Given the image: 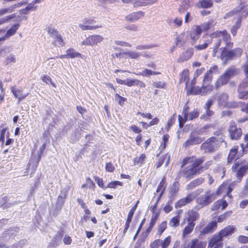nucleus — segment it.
<instances>
[{"label": "nucleus", "instance_id": "obj_1", "mask_svg": "<svg viewBox=\"0 0 248 248\" xmlns=\"http://www.w3.org/2000/svg\"><path fill=\"white\" fill-rule=\"evenodd\" d=\"M212 40H207L203 44L196 45L194 47L197 50H202L206 49L208 45L213 42L215 43V46L213 48V56H215L217 48L221 46L222 43L225 45L224 49L227 48H231L232 43L230 41V36L226 30L221 31H216L210 35Z\"/></svg>", "mask_w": 248, "mask_h": 248}, {"label": "nucleus", "instance_id": "obj_2", "mask_svg": "<svg viewBox=\"0 0 248 248\" xmlns=\"http://www.w3.org/2000/svg\"><path fill=\"white\" fill-rule=\"evenodd\" d=\"M216 198L215 192L210 190L206 191L203 194L196 198V201L198 205L195 208L199 209L210 204Z\"/></svg>", "mask_w": 248, "mask_h": 248}, {"label": "nucleus", "instance_id": "obj_3", "mask_svg": "<svg viewBox=\"0 0 248 248\" xmlns=\"http://www.w3.org/2000/svg\"><path fill=\"white\" fill-rule=\"evenodd\" d=\"M188 109L189 107L185 105L183 108L182 115H178L179 124L180 128L183 127L186 121L192 120L197 118L199 115V112L197 109L190 112H188Z\"/></svg>", "mask_w": 248, "mask_h": 248}, {"label": "nucleus", "instance_id": "obj_4", "mask_svg": "<svg viewBox=\"0 0 248 248\" xmlns=\"http://www.w3.org/2000/svg\"><path fill=\"white\" fill-rule=\"evenodd\" d=\"M48 33L53 38V43L55 46L60 47L64 45L65 43L62 35L56 29L49 28Z\"/></svg>", "mask_w": 248, "mask_h": 248}, {"label": "nucleus", "instance_id": "obj_5", "mask_svg": "<svg viewBox=\"0 0 248 248\" xmlns=\"http://www.w3.org/2000/svg\"><path fill=\"white\" fill-rule=\"evenodd\" d=\"M219 146V141L216 138L212 137L203 143L201 146L205 152H212Z\"/></svg>", "mask_w": 248, "mask_h": 248}, {"label": "nucleus", "instance_id": "obj_6", "mask_svg": "<svg viewBox=\"0 0 248 248\" xmlns=\"http://www.w3.org/2000/svg\"><path fill=\"white\" fill-rule=\"evenodd\" d=\"M104 40V37L99 34H93L89 36L81 42L83 46H94L101 43Z\"/></svg>", "mask_w": 248, "mask_h": 248}, {"label": "nucleus", "instance_id": "obj_7", "mask_svg": "<svg viewBox=\"0 0 248 248\" xmlns=\"http://www.w3.org/2000/svg\"><path fill=\"white\" fill-rule=\"evenodd\" d=\"M202 191V189H197L196 191L189 193L186 197L183 198L178 201L175 203V207L176 208L181 207L191 202L196 198L197 194L201 193Z\"/></svg>", "mask_w": 248, "mask_h": 248}, {"label": "nucleus", "instance_id": "obj_8", "mask_svg": "<svg viewBox=\"0 0 248 248\" xmlns=\"http://www.w3.org/2000/svg\"><path fill=\"white\" fill-rule=\"evenodd\" d=\"M171 237L168 236L164 240L156 239L150 244V248H168L170 244Z\"/></svg>", "mask_w": 248, "mask_h": 248}, {"label": "nucleus", "instance_id": "obj_9", "mask_svg": "<svg viewBox=\"0 0 248 248\" xmlns=\"http://www.w3.org/2000/svg\"><path fill=\"white\" fill-rule=\"evenodd\" d=\"M229 131L231 138L232 140H238L242 135V130L238 128L234 122H231L230 124Z\"/></svg>", "mask_w": 248, "mask_h": 248}, {"label": "nucleus", "instance_id": "obj_10", "mask_svg": "<svg viewBox=\"0 0 248 248\" xmlns=\"http://www.w3.org/2000/svg\"><path fill=\"white\" fill-rule=\"evenodd\" d=\"M204 160V159L203 157L198 158L194 156L187 157L183 160L182 166H184L187 164H190V166L193 168H197Z\"/></svg>", "mask_w": 248, "mask_h": 248}, {"label": "nucleus", "instance_id": "obj_11", "mask_svg": "<svg viewBox=\"0 0 248 248\" xmlns=\"http://www.w3.org/2000/svg\"><path fill=\"white\" fill-rule=\"evenodd\" d=\"M202 33L201 27L199 25H195L192 27L189 33V37L192 41V44H195L200 38Z\"/></svg>", "mask_w": 248, "mask_h": 248}, {"label": "nucleus", "instance_id": "obj_12", "mask_svg": "<svg viewBox=\"0 0 248 248\" xmlns=\"http://www.w3.org/2000/svg\"><path fill=\"white\" fill-rule=\"evenodd\" d=\"M200 173L201 171L199 170V168H193L189 165L184 169L183 172V176L188 180Z\"/></svg>", "mask_w": 248, "mask_h": 248}, {"label": "nucleus", "instance_id": "obj_13", "mask_svg": "<svg viewBox=\"0 0 248 248\" xmlns=\"http://www.w3.org/2000/svg\"><path fill=\"white\" fill-rule=\"evenodd\" d=\"M11 91L13 93L14 96L18 99V102L25 99L28 95V93L24 94L23 90L20 88H16L15 86L11 87Z\"/></svg>", "mask_w": 248, "mask_h": 248}, {"label": "nucleus", "instance_id": "obj_14", "mask_svg": "<svg viewBox=\"0 0 248 248\" xmlns=\"http://www.w3.org/2000/svg\"><path fill=\"white\" fill-rule=\"evenodd\" d=\"M68 191L69 188L68 187L64 188L61 191L60 194L57 200L56 205L57 206L61 208L63 205L67 198Z\"/></svg>", "mask_w": 248, "mask_h": 248}, {"label": "nucleus", "instance_id": "obj_15", "mask_svg": "<svg viewBox=\"0 0 248 248\" xmlns=\"http://www.w3.org/2000/svg\"><path fill=\"white\" fill-rule=\"evenodd\" d=\"M222 238L219 233L215 235L210 240L208 247L212 248L216 247L218 248H221L222 244L221 243Z\"/></svg>", "mask_w": 248, "mask_h": 248}, {"label": "nucleus", "instance_id": "obj_16", "mask_svg": "<svg viewBox=\"0 0 248 248\" xmlns=\"http://www.w3.org/2000/svg\"><path fill=\"white\" fill-rule=\"evenodd\" d=\"M202 140L199 137L190 135L189 138L183 144V147L187 148L190 146L201 143Z\"/></svg>", "mask_w": 248, "mask_h": 248}, {"label": "nucleus", "instance_id": "obj_17", "mask_svg": "<svg viewBox=\"0 0 248 248\" xmlns=\"http://www.w3.org/2000/svg\"><path fill=\"white\" fill-rule=\"evenodd\" d=\"M144 12L141 11L133 12L126 16L125 19L127 21L135 22L144 17Z\"/></svg>", "mask_w": 248, "mask_h": 248}, {"label": "nucleus", "instance_id": "obj_18", "mask_svg": "<svg viewBox=\"0 0 248 248\" xmlns=\"http://www.w3.org/2000/svg\"><path fill=\"white\" fill-rule=\"evenodd\" d=\"M232 190V188L231 186H229L227 184L223 183L222 184L217 190L216 193V196L218 195L221 194V193H225L229 197H231V192Z\"/></svg>", "mask_w": 248, "mask_h": 248}, {"label": "nucleus", "instance_id": "obj_19", "mask_svg": "<svg viewBox=\"0 0 248 248\" xmlns=\"http://www.w3.org/2000/svg\"><path fill=\"white\" fill-rule=\"evenodd\" d=\"M217 226V222L216 221H213L200 231V234L201 235H204L209 233H212L216 230Z\"/></svg>", "mask_w": 248, "mask_h": 248}, {"label": "nucleus", "instance_id": "obj_20", "mask_svg": "<svg viewBox=\"0 0 248 248\" xmlns=\"http://www.w3.org/2000/svg\"><path fill=\"white\" fill-rule=\"evenodd\" d=\"M194 49L193 48H189L186 51L183 52L177 60L178 62H182L189 60L193 55Z\"/></svg>", "mask_w": 248, "mask_h": 248}, {"label": "nucleus", "instance_id": "obj_21", "mask_svg": "<svg viewBox=\"0 0 248 248\" xmlns=\"http://www.w3.org/2000/svg\"><path fill=\"white\" fill-rule=\"evenodd\" d=\"M186 217L189 222H194L199 218L200 215L193 209L189 210L186 214Z\"/></svg>", "mask_w": 248, "mask_h": 248}, {"label": "nucleus", "instance_id": "obj_22", "mask_svg": "<svg viewBox=\"0 0 248 248\" xmlns=\"http://www.w3.org/2000/svg\"><path fill=\"white\" fill-rule=\"evenodd\" d=\"M235 229L236 228L234 226L229 225L221 230L218 233L221 236V238H223L224 237H226L232 234Z\"/></svg>", "mask_w": 248, "mask_h": 248}, {"label": "nucleus", "instance_id": "obj_23", "mask_svg": "<svg viewBox=\"0 0 248 248\" xmlns=\"http://www.w3.org/2000/svg\"><path fill=\"white\" fill-rule=\"evenodd\" d=\"M192 0H185L183 1L178 9V12L180 14L185 13L186 11L190 7V3Z\"/></svg>", "mask_w": 248, "mask_h": 248}, {"label": "nucleus", "instance_id": "obj_24", "mask_svg": "<svg viewBox=\"0 0 248 248\" xmlns=\"http://www.w3.org/2000/svg\"><path fill=\"white\" fill-rule=\"evenodd\" d=\"M213 69L217 70V67L215 66L211 68L205 74L202 82V84H203V87H204L205 84H211V82L212 79V74Z\"/></svg>", "mask_w": 248, "mask_h": 248}, {"label": "nucleus", "instance_id": "obj_25", "mask_svg": "<svg viewBox=\"0 0 248 248\" xmlns=\"http://www.w3.org/2000/svg\"><path fill=\"white\" fill-rule=\"evenodd\" d=\"M238 148V146H235L231 149L228 157V163H231L233 160L236 159L239 157L238 155H237Z\"/></svg>", "mask_w": 248, "mask_h": 248}, {"label": "nucleus", "instance_id": "obj_26", "mask_svg": "<svg viewBox=\"0 0 248 248\" xmlns=\"http://www.w3.org/2000/svg\"><path fill=\"white\" fill-rule=\"evenodd\" d=\"M190 244V248H205L206 246L205 241H202L198 239H193Z\"/></svg>", "mask_w": 248, "mask_h": 248}, {"label": "nucleus", "instance_id": "obj_27", "mask_svg": "<svg viewBox=\"0 0 248 248\" xmlns=\"http://www.w3.org/2000/svg\"><path fill=\"white\" fill-rule=\"evenodd\" d=\"M170 155H169L165 154L163 155L158 159V162L156 164V167L158 168L161 166L164 162H165V167L168 166L170 163Z\"/></svg>", "mask_w": 248, "mask_h": 248}, {"label": "nucleus", "instance_id": "obj_28", "mask_svg": "<svg viewBox=\"0 0 248 248\" xmlns=\"http://www.w3.org/2000/svg\"><path fill=\"white\" fill-rule=\"evenodd\" d=\"M196 6L199 8H209L213 6V2L211 0H199Z\"/></svg>", "mask_w": 248, "mask_h": 248}, {"label": "nucleus", "instance_id": "obj_29", "mask_svg": "<svg viewBox=\"0 0 248 248\" xmlns=\"http://www.w3.org/2000/svg\"><path fill=\"white\" fill-rule=\"evenodd\" d=\"M202 94V87L200 88L198 86H191L189 87L187 91V94Z\"/></svg>", "mask_w": 248, "mask_h": 248}, {"label": "nucleus", "instance_id": "obj_30", "mask_svg": "<svg viewBox=\"0 0 248 248\" xmlns=\"http://www.w3.org/2000/svg\"><path fill=\"white\" fill-rule=\"evenodd\" d=\"M229 80V79L227 76H226L224 73V74L217 80L215 85L217 88H218L223 85L226 84Z\"/></svg>", "mask_w": 248, "mask_h": 248}, {"label": "nucleus", "instance_id": "obj_31", "mask_svg": "<svg viewBox=\"0 0 248 248\" xmlns=\"http://www.w3.org/2000/svg\"><path fill=\"white\" fill-rule=\"evenodd\" d=\"M186 41L185 33H183L177 36L175 39L176 45L179 46H183Z\"/></svg>", "mask_w": 248, "mask_h": 248}, {"label": "nucleus", "instance_id": "obj_32", "mask_svg": "<svg viewBox=\"0 0 248 248\" xmlns=\"http://www.w3.org/2000/svg\"><path fill=\"white\" fill-rule=\"evenodd\" d=\"M228 96L226 93H222L218 98V105L221 107H225L228 105Z\"/></svg>", "mask_w": 248, "mask_h": 248}, {"label": "nucleus", "instance_id": "obj_33", "mask_svg": "<svg viewBox=\"0 0 248 248\" xmlns=\"http://www.w3.org/2000/svg\"><path fill=\"white\" fill-rule=\"evenodd\" d=\"M20 24L18 23L13 25L11 28L7 31L6 34L4 35V37H5V39L13 35L16 32Z\"/></svg>", "mask_w": 248, "mask_h": 248}, {"label": "nucleus", "instance_id": "obj_34", "mask_svg": "<svg viewBox=\"0 0 248 248\" xmlns=\"http://www.w3.org/2000/svg\"><path fill=\"white\" fill-rule=\"evenodd\" d=\"M248 169V167L246 165H242V166H240L236 173L238 182L240 183L241 182L242 177Z\"/></svg>", "mask_w": 248, "mask_h": 248}, {"label": "nucleus", "instance_id": "obj_35", "mask_svg": "<svg viewBox=\"0 0 248 248\" xmlns=\"http://www.w3.org/2000/svg\"><path fill=\"white\" fill-rule=\"evenodd\" d=\"M78 27L82 31L93 30L102 27L101 26L98 25L93 26L87 25L84 23L79 24Z\"/></svg>", "mask_w": 248, "mask_h": 248}, {"label": "nucleus", "instance_id": "obj_36", "mask_svg": "<svg viewBox=\"0 0 248 248\" xmlns=\"http://www.w3.org/2000/svg\"><path fill=\"white\" fill-rule=\"evenodd\" d=\"M166 186H167V184L165 183L164 179L163 178V179H162L161 181L159 184V185L156 188V192H160L159 197V199L161 198V197L163 194L164 190L166 187Z\"/></svg>", "mask_w": 248, "mask_h": 248}, {"label": "nucleus", "instance_id": "obj_37", "mask_svg": "<svg viewBox=\"0 0 248 248\" xmlns=\"http://www.w3.org/2000/svg\"><path fill=\"white\" fill-rule=\"evenodd\" d=\"M122 54L125 55L126 57L133 59H137L140 56H142V54L141 53L136 52L134 51H129L126 52H124Z\"/></svg>", "mask_w": 248, "mask_h": 248}, {"label": "nucleus", "instance_id": "obj_38", "mask_svg": "<svg viewBox=\"0 0 248 248\" xmlns=\"http://www.w3.org/2000/svg\"><path fill=\"white\" fill-rule=\"evenodd\" d=\"M239 73V70L237 69L232 67L226 70L224 73L230 79L231 78L237 75Z\"/></svg>", "mask_w": 248, "mask_h": 248}, {"label": "nucleus", "instance_id": "obj_39", "mask_svg": "<svg viewBox=\"0 0 248 248\" xmlns=\"http://www.w3.org/2000/svg\"><path fill=\"white\" fill-rule=\"evenodd\" d=\"M195 225V223L191 222H189L188 224L185 227L183 232V235L186 236L191 233L193 230L194 227Z\"/></svg>", "mask_w": 248, "mask_h": 248}, {"label": "nucleus", "instance_id": "obj_40", "mask_svg": "<svg viewBox=\"0 0 248 248\" xmlns=\"http://www.w3.org/2000/svg\"><path fill=\"white\" fill-rule=\"evenodd\" d=\"M215 22L211 20L207 22L201 24L200 27H201L202 31H206L213 27L215 25Z\"/></svg>", "mask_w": 248, "mask_h": 248}, {"label": "nucleus", "instance_id": "obj_41", "mask_svg": "<svg viewBox=\"0 0 248 248\" xmlns=\"http://www.w3.org/2000/svg\"><path fill=\"white\" fill-rule=\"evenodd\" d=\"M179 184L178 182H174L170 187L169 193L171 196L176 194L179 190Z\"/></svg>", "mask_w": 248, "mask_h": 248}, {"label": "nucleus", "instance_id": "obj_42", "mask_svg": "<svg viewBox=\"0 0 248 248\" xmlns=\"http://www.w3.org/2000/svg\"><path fill=\"white\" fill-rule=\"evenodd\" d=\"M180 82H186V85L189 77L188 70L187 69H184L180 74Z\"/></svg>", "mask_w": 248, "mask_h": 248}, {"label": "nucleus", "instance_id": "obj_43", "mask_svg": "<svg viewBox=\"0 0 248 248\" xmlns=\"http://www.w3.org/2000/svg\"><path fill=\"white\" fill-rule=\"evenodd\" d=\"M122 1L124 4L131 3L135 7L142 6V0H122Z\"/></svg>", "mask_w": 248, "mask_h": 248}, {"label": "nucleus", "instance_id": "obj_44", "mask_svg": "<svg viewBox=\"0 0 248 248\" xmlns=\"http://www.w3.org/2000/svg\"><path fill=\"white\" fill-rule=\"evenodd\" d=\"M135 74L137 75H141V76H150L153 75H156L159 74V73L158 72L152 71V70L148 69H145L141 72H140V73H137V74H136V73H135Z\"/></svg>", "mask_w": 248, "mask_h": 248}, {"label": "nucleus", "instance_id": "obj_45", "mask_svg": "<svg viewBox=\"0 0 248 248\" xmlns=\"http://www.w3.org/2000/svg\"><path fill=\"white\" fill-rule=\"evenodd\" d=\"M66 52L68 58H74L76 57H78L81 55L79 53L76 51L75 49L71 48L67 49L66 50Z\"/></svg>", "mask_w": 248, "mask_h": 248}, {"label": "nucleus", "instance_id": "obj_46", "mask_svg": "<svg viewBox=\"0 0 248 248\" xmlns=\"http://www.w3.org/2000/svg\"><path fill=\"white\" fill-rule=\"evenodd\" d=\"M146 157V155L145 154H142L139 157H135L134 159V165H136L143 163Z\"/></svg>", "mask_w": 248, "mask_h": 248}, {"label": "nucleus", "instance_id": "obj_47", "mask_svg": "<svg viewBox=\"0 0 248 248\" xmlns=\"http://www.w3.org/2000/svg\"><path fill=\"white\" fill-rule=\"evenodd\" d=\"M213 89V87L211 84H205L203 87V84L202 85V90L203 95H206L208 93L211 92Z\"/></svg>", "mask_w": 248, "mask_h": 248}, {"label": "nucleus", "instance_id": "obj_48", "mask_svg": "<svg viewBox=\"0 0 248 248\" xmlns=\"http://www.w3.org/2000/svg\"><path fill=\"white\" fill-rule=\"evenodd\" d=\"M222 56L223 57H225L226 60H230L235 56L234 51L233 50L226 51L224 50Z\"/></svg>", "mask_w": 248, "mask_h": 248}, {"label": "nucleus", "instance_id": "obj_49", "mask_svg": "<svg viewBox=\"0 0 248 248\" xmlns=\"http://www.w3.org/2000/svg\"><path fill=\"white\" fill-rule=\"evenodd\" d=\"M179 219L178 217H172L169 222V225L171 227H176L179 225Z\"/></svg>", "mask_w": 248, "mask_h": 248}, {"label": "nucleus", "instance_id": "obj_50", "mask_svg": "<svg viewBox=\"0 0 248 248\" xmlns=\"http://www.w3.org/2000/svg\"><path fill=\"white\" fill-rule=\"evenodd\" d=\"M167 221H164L162 222L159 226L158 228V234L160 236L163 232L166 230L167 228Z\"/></svg>", "mask_w": 248, "mask_h": 248}, {"label": "nucleus", "instance_id": "obj_51", "mask_svg": "<svg viewBox=\"0 0 248 248\" xmlns=\"http://www.w3.org/2000/svg\"><path fill=\"white\" fill-rule=\"evenodd\" d=\"M16 62V56L13 54L8 55L5 60V62L7 64L14 63Z\"/></svg>", "mask_w": 248, "mask_h": 248}, {"label": "nucleus", "instance_id": "obj_52", "mask_svg": "<svg viewBox=\"0 0 248 248\" xmlns=\"http://www.w3.org/2000/svg\"><path fill=\"white\" fill-rule=\"evenodd\" d=\"M115 100L120 106H122L124 104L126 99L120 96L118 93H116L115 95Z\"/></svg>", "mask_w": 248, "mask_h": 248}, {"label": "nucleus", "instance_id": "obj_53", "mask_svg": "<svg viewBox=\"0 0 248 248\" xmlns=\"http://www.w3.org/2000/svg\"><path fill=\"white\" fill-rule=\"evenodd\" d=\"M242 89H238V91L239 92L238 97L240 99H247L248 98V91H243Z\"/></svg>", "mask_w": 248, "mask_h": 248}, {"label": "nucleus", "instance_id": "obj_54", "mask_svg": "<svg viewBox=\"0 0 248 248\" xmlns=\"http://www.w3.org/2000/svg\"><path fill=\"white\" fill-rule=\"evenodd\" d=\"M14 10L12 5H11L7 8H4L0 9V16H3L6 14H9L13 12Z\"/></svg>", "mask_w": 248, "mask_h": 248}, {"label": "nucleus", "instance_id": "obj_55", "mask_svg": "<svg viewBox=\"0 0 248 248\" xmlns=\"http://www.w3.org/2000/svg\"><path fill=\"white\" fill-rule=\"evenodd\" d=\"M15 16V14L11 15L8 16H6L0 18V25H2L5 23L8 22L11 19L13 18Z\"/></svg>", "mask_w": 248, "mask_h": 248}, {"label": "nucleus", "instance_id": "obj_56", "mask_svg": "<svg viewBox=\"0 0 248 248\" xmlns=\"http://www.w3.org/2000/svg\"><path fill=\"white\" fill-rule=\"evenodd\" d=\"M241 25V20L238 19L236 22L235 24L233 25L231 29V32L233 35H235L236 33L237 30L239 29Z\"/></svg>", "mask_w": 248, "mask_h": 248}, {"label": "nucleus", "instance_id": "obj_57", "mask_svg": "<svg viewBox=\"0 0 248 248\" xmlns=\"http://www.w3.org/2000/svg\"><path fill=\"white\" fill-rule=\"evenodd\" d=\"M176 119V113L173 114V115L171 117V118L168 120L167 124V130L170 128V127L173 125Z\"/></svg>", "mask_w": 248, "mask_h": 248}, {"label": "nucleus", "instance_id": "obj_58", "mask_svg": "<svg viewBox=\"0 0 248 248\" xmlns=\"http://www.w3.org/2000/svg\"><path fill=\"white\" fill-rule=\"evenodd\" d=\"M172 23L174 27L176 28L179 27L182 25V19L180 17H176L173 20Z\"/></svg>", "mask_w": 248, "mask_h": 248}, {"label": "nucleus", "instance_id": "obj_59", "mask_svg": "<svg viewBox=\"0 0 248 248\" xmlns=\"http://www.w3.org/2000/svg\"><path fill=\"white\" fill-rule=\"evenodd\" d=\"M139 202V201H138L136 203V204L131 208L129 212L128 213V216L127 217V220L128 221H131L132 220L134 213L137 207L138 203Z\"/></svg>", "mask_w": 248, "mask_h": 248}, {"label": "nucleus", "instance_id": "obj_60", "mask_svg": "<svg viewBox=\"0 0 248 248\" xmlns=\"http://www.w3.org/2000/svg\"><path fill=\"white\" fill-rule=\"evenodd\" d=\"M42 80L44 82L48 84L50 83L53 87H55V84L52 81L51 78L47 75H45L42 78Z\"/></svg>", "mask_w": 248, "mask_h": 248}, {"label": "nucleus", "instance_id": "obj_61", "mask_svg": "<svg viewBox=\"0 0 248 248\" xmlns=\"http://www.w3.org/2000/svg\"><path fill=\"white\" fill-rule=\"evenodd\" d=\"M169 139V135L168 134H166L164 135L162 138V142L161 145V148L162 149H164L166 147V144L168 142Z\"/></svg>", "mask_w": 248, "mask_h": 248}, {"label": "nucleus", "instance_id": "obj_62", "mask_svg": "<svg viewBox=\"0 0 248 248\" xmlns=\"http://www.w3.org/2000/svg\"><path fill=\"white\" fill-rule=\"evenodd\" d=\"M122 182H121L120 181H113V182L109 183L107 187H109V188H115L117 186H118V185L122 186Z\"/></svg>", "mask_w": 248, "mask_h": 248}, {"label": "nucleus", "instance_id": "obj_63", "mask_svg": "<svg viewBox=\"0 0 248 248\" xmlns=\"http://www.w3.org/2000/svg\"><path fill=\"white\" fill-rule=\"evenodd\" d=\"M13 230L12 229H9L6 231L1 235V238L3 240H7V235L10 236V235H12L13 234L12 232Z\"/></svg>", "mask_w": 248, "mask_h": 248}, {"label": "nucleus", "instance_id": "obj_64", "mask_svg": "<svg viewBox=\"0 0 248 248\" xmlns=\"http://www.w3.org/2000/svg\"><path fill=\"white\" fill-rule=\"evenodd\" d=\"M238 241L242 244H246L248 243V237L242 235H240L238 237Z\"/></svg>", "mask_w": 248, "mask_h": 248}]
</instances>
